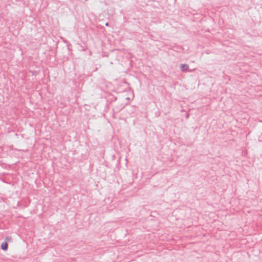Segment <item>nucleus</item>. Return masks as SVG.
Returning a JSON list of instances; mask_svg holds the SVG:
<instances>
[{"mask_svg": "<svg viewBox=\"0 0 262 262\" xmlns=\"http://www.w3.org/2000/svg\"><path fill=\"white\" fill-rule=\"evenodd\" d=\"M8 244L6 242H4L1 244V248L3 250H6L7 249Z\"/></svg>", "mask_w": 262, "mask_h": 262, "instance_id": "obj_1", "label": "nucleus"}, {"mask_svg": "<svg viewBox=\"0 0 262 262\" xmlns=\"http://www.w3.org/2000/svg\"><path fill=\"white\" fill-rule=\"evenodd\" d=\"M188 67L186 64H182L181 66V70L182 71H185L188 69Z\"/></svg>", "mask_w": 262, "mask_h": 262, "instance_id": "obj_2", "label": "nucleus"}, {"mask_svg": "<svg viewBox=\"0 0 262 262\" xmlns=\"http://www.w3.org/2000/svg\"><path fill=\"white\" fill-rule=\"evenodd\" d=\"M6 239H10V237H7V238H6Z\"/></svg>", "mask_w": 262, "mask_h": 262, "instance_id": "obj_3", "label": "nucleus"}]
</instances>
